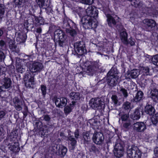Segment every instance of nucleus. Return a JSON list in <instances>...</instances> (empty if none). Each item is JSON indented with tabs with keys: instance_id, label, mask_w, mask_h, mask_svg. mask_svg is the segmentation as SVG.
I'll return each mask as SVG.
<instances>
[{
	"instance_id": "9d476101",
	"label": "nucleus",
	"mask_w": 158,
	"mask_h": 158,
	"mask_svg": "<svg viewBox=\"0 0 158 158\" xmlns=\"http://www.w3.org/2000/svg\"><path fill=\"white\" fill-rule=\"evenodd\" d=\"M65 36V33L62 31L54 33V38L55 41L58 42V45L60 47H64L66 45Z\"/></svg>"
},
{
	"instance_id": "b1692460",
	"label": "nucleus",
	"mask_w": 158,
	"mask_h": 158,
	"mask_svg": "<svg viewBox=\"0 0 158 158\" xmlns=\"http://www.w3.org/2000/svg\"><path fill=\"white\" fill-rule=\"evenodd\" d=\"M130 118L133 120H138L141 117L140 109L137 108L135 109L134 112L130 114Z\"/></svg>"
},
{
	"instance_id": "a878e982",
	"label": "nucleus",
	"mask_w": 158,
	"mask_h": 158,
	"mask_svg": "<svg viewBox=\"0 0 158 158\" xmlns=\"http://www.w3.org/2000/svg\"><path fill=\"white\" fill-rule=\"evenodd\" d=\"M26 35L20 33H18L16 38V40L19 44L24 43L26 41Z\"/></svg>"
},
{
	"instance_id": "2eb2a0df",
	"label": "nucleus",
	"mask_w": 158,
	"mask_h": 158,
	"mask_svg": "<svg viewBox=\"0 0 158 158\" xmlns=\"http://www.w3.org/2000/svg\"><path fill=\"white\" fill-rule=\"evenodd\" d=\"M43 67L42 64L39 62L34 61L29 67L30 73L40 72L42 70Z\"/></svg>"
},
{
	"instance_id": "603ef678",
	"label": "nucleus",
	"mask_w": 158,
	"mask_h": 158,
	"mask_svg": "<svg viewBox=\"0 0 158 158\" xmlns=\"http://www.w3.org/2000/svg\"><path fill=\"white\" fill-rule=\"evenodd\" d=\"M18 2H16L15 1V2L16 5L18 7H22L23 6V5H22V3L24 2V0H18Z\"/></svg>"
},
{
	"instance_id": "f03ea898",
	"label": "nucleus",
	"mask_w": 158,
	"mask_h": 158,
	"mask_svg": "<svg viewBox=\"0 0 158 158\" xmlns=\"http://www.w3.org/2000/svg\"><path fill=\"white\" fill-rule=\"evenodd\" d=\"M18 135L16 133L14 135V133H12L4 141L8 149L15 153L18 152L20 150L19 144L17 139Z\"/></svg>"
},
{
	"instance_id": "20e7f679",
	"label": "nucleus",
	"mask_w": 158,
	"mask_h": 158,
	"mask_svg": "<svg viewBox=\"0 0 158 158\" xmlns=\"http://www.w3.org/2000/svg\"><path fill=\"white\" fill-rule=\"evenodd\" d=\"M63 29H65L66 33L72 37H74L77 35L78 28L77 25L69 18H64L62 26Z\"/></svg>"
},
{
	"instance_id": "c03bdc74",
	"label": "nucleus",
	"mask_w": 158,
	"mask_h": 158,
	"mask_svg": "<svg viewBox=\"0 0 158 158\" xmlns=\"http://www.w3.org/2000/svg\"><path fill=\"white\" fill-rule=\"evenodd\" d=\"M0 50L6 51L7 48L5 42L3 40L0 41Z\"/></svg>"
},
{
	"instance_id": "6e6d98bb",
	"label": "nucleus",
	"mask_w": 158,
	"mask_h": 158,
	"mask_svg": "<svg viewBox=\"0 0 158 158\" xmlns=\"http://www.w3.org/2000/svg\"><path fill=\"white\" fill-rule=\"evenodd\" d=\"M76 13L78 14L79 17H80L81 19L83 16H82L83 12L80 10H76Z\"/></svg>"
},
{
	"instance_id": "69168bd1",
	"label": "nucleus",
	"mask_w": 158,
	"mask_h": 158,
	"mask_svg": "<svg viewBox=\"0 0 158 158\" xmlns=\"http://www.w3.org/2000/svg\"><path fill=\"white\" fill-rule=\"evenodd\" d=\"M68 83L69 84V85L72 86V85H73V84L74 85H75V84H76V83L75 82L74 84V82L73 81V80H70L69 81V82H68Z\"/></svg>"
},
{
	"instance_id": "58836bf2",
	"label": "nucleus",
	"mask_w": 158,
	"mask_h": 158,
	"mask_svg": "<svg viewBox=\"0 0 158 158\" xmlns=\"http://www.w3.org/2000/svg\"><path fill=\"white\" fill-rule=\"evenodd\" d=\"M135 40L132 37H130L128 40L127 39V42H124L123 44L126 45L129 44L131 46H133L135 45Z\"/></svg>"
},
{
	"instance_id": "4468645a",
	"label": "nucleus",
	"mask_w": 158,
	"mask_h": 158,
	"mask_svg": "<svg viewBox=\"0 0 158 158\" xmlns=\"http://www.w3.org/2000/svg\"><path fill=\"white\" fill-rule=\"evenodd\" d=\"M48 0H36V4L34 5V7L35 9L38 7V6L41 9H45V11L46 13L50 15V13H52L53 12V10L52 8L50 6H48L47 7H44L45 3L46 1H47Z\"/></svg>"
},
{
	"instance_id": "13d9d810",
	"label": "nucleus",
	"mask_w": 158,
	"mask_h": 158,
	"mask_svg": "<svg viewBox=\"0 0 158 158\" xmlns=\"http://www.w3.org/2000/svg\"><path fill=\"white\" fill-rule=\"evenodd\" d=\"M41 45H40V43L39 44L38 43H37L36 44H35V48L38 51H39V49H40V48H43V46L42 45V44H41Z\"/></svg>"
},
{
	"instance_id": "f3484780",
	"label": "nucleus",
	"mask_w": 158,
	"mask_h": 158,
	"mask_svg": "<svg viewBox=\"0 0 158 158\" xmlns=\"http://www.w3.org/2000/svg\"><path fill=\"white\" fill-rule=\"evenodd\" d=\"M133 129L135 131L143 132L147 129L145 123L143 122H138L133 125Z\"/></svg>"
},
{
	"instance_id": "a19ab883",
	"label": "nucleus",
	"mask_w": 158,
	"mask_h": 158,
	"mask_svg": "<svg viewBox=\"0 0 158 158\" xmlns=\"http://www.w3.org/2000/svg\"><path fill=\"white\" fill-rule=\"evenodd\" d=\"M122 122H126L128 121L129 119V113H123L120 116Z\"/></svg>"
},
{
	"instance_id": "8fccbe9b",
	"label": "nucleus",
	"mask_w": 158,
	"mask_h": 158,
	"mask_svg": "<svg viewBox=\"0 0 158 158\" xmlns=\"http://www.w3.org/2000/svg\"><path fill=\"white\" fill-rule=\"evenodd\" d=\"M72 111V109L70 107L67 106L64 107V112L66 114H69Z\"/></svg>"
},
{
	"instance_id": "a18cd8bd",
	"label": "nucleus",
	"mask_w": 158,
	"mask_h": 158,
	"mask_svg": "<svg viewBox=\"0 0 158 158\" xmlns=\"http://www.w3.org/2000/svg\"><path fill=\"white\" fill-rule=\"evenodd\" d=\"M120 92L123 94L124 98H126L128 96L127 90L122 87L120 88Z\"/></svg>"
},
{
	"instance_id": "37998d69",
	"label": "nucleus",
	"mask_w": 158,
	"mask_h": 158,
	"mask_svg": "<svg viewBox=\"0 0 158 158\" xmlns=\"http://www.w3.org/2000/svg\"><path fill=\"white\" fill-rule=\"evenodd\" d=\"M6 51H5L4 50H0V62L3 61L6 57L5 54L6 53Z\"/></svg>"
},
{
	"instance_id": "e2e57ef3",
	"label": "nucleus",
	"mask_w": 158,
	"mask_h": 158,
	"mask_svg": "<svg viewBox=\"0 0 158 158\" xmlns=\"http://www.w3.org/2000/svg\"><path fill=\"white\" fill-rule=\"evenodd\" d=\"M15 66L16 68H19V67H21L23 66L22 63L20 62L19 61H19L16 60V62Z\"/></svg>"
},
{
	"instance_id": "5fc2aeb1",
	"label": "nucleus",
	"mask_w": 158,
	"mask_h": 158,
	"mask_svg": "<svg viewBox=\"0 0 158 158\" xmlns=\"http://www.w3.org/2000/svg\"><path fill=\"white\" fill-rule=\"evenodd\" d=\"M16 69L17 71L21 73H23L25 71V69L23 67V66L21 67H19L17 68Z\"/></svg>"
},
{
	"instance_id": "423d86ee",
	"label": "nucleus",
	"mask_w": 158,
	"mask_h": 158,
	"mask_svg": "<svg viewBox=\"0 0 158 158\" xmlns=\"http://www.w3.org/2000/svg\"><path fill=\"white\" fill-rule=\"evenodd\" d=\"M106 21L108 26L111 28L115 27L118 30H122L123 28L121 23H117L118 21L116 19V15H108Z\"/></svg>"
},
{
	"instance_id": "680f3d73",
	"label": "nucleus",
	"mask_w": 158,
	"mask_h": 158,
	"mask_svg": "<svg viewBox=\"0 0 158 158\" xmlns=\"http://www.w3.org/2000/svg\"><path fill=\"white\" fill-rule=\"evenodd\" d=\"M6 69L4 67H3L2 66H0V73L2 74H4Z\"/></svg>"
},
{
	"instance_id": "052dcab7",
	"label": "nucleus",
	"mask_w": 158,
	"mask_h": 158,
	"mask_svg": "<svg viewBox=\"0 0 158 158\" xmlns=\"http://www.w3.org/2000/svg\"><path fill=\"white\" fill-rule=\"evenodd\" d=\"M4 87L3 86H0V97H2V95L5 92V90H4Z\"/></svg>"
},
{
	"instance_id": "5701e85b",
	"label": "nucleus",
	"mask_w": 158,
	"mask_h": 158,
	"mask_svg": "<svg viewBox=\"0 0 158 158\" xmlns=\"http://www.w3.org/2000/svg\"><path fill=\"white\" fill-rule=\"evenodd\" d=\"M143 97L144 93L141 90H139L137 91L135 97H134L133 100L134 102L137 103H140L143 101Z\"/></svg>"
},
{
	"instance_id": "4d7b16f0",
	"label": "nucleus",
	"mask_w": 158,
	"mask_h": 158,
	"mask_svg": "<svg viewBox=\"0 0 158 158\" xmlns=\"http://www.w3.org/2000/svg\"><path fill=\"white\" fill-rule=\"evenodd\" d=\"M74 134L75 137L76 139H78L79 138V130L78 129H77L74 132Z\"/></svg>"
},
{
	"instance_id": "aec40b11",
	"label": "nucleus",
	"mask_w": 158,
	"mask_h": 158,
	"mask_svg": "<svg viewBox=\"0 0 158 158\" xmlns=\"http://www.w3.org/2000/svg\"><path fill=\"white\" fill-rule=\"evenodd\" d=\"M150 98L155 102H158V87L157 86L151 87L150 89Z\"/></svg>"
},
{
	"instance_id": "774afa93",
	"label": "nucleus",
	"mask_w": 158,
	"mask_h": 158,
	"mask_svg": "<svg viewBox=\"0 0 158 158\" xmlns=\"http://www.w3.org/2000/svg\"><path fill=\"white\" fill-rule=\"evenodd\" d=\"M106 143L107 144V145L111 143H112V141L111 139L109 138H108L106 140Z\"/></svg>"
},
{
	"instance_id": "a211bd4d",
	"label": "nucleus",
	"mask_w": 158,
	"mask_h": 158,
	"mask_svg": "<svg viewBox=\"0 0 158 158\" xmlns=\"http://www.w3.org/2000/svg\"><path fill=\"white\" fill-rule=\"evenodd\" d=\"M98 62L97 61L89 62L90 64L88 66L87 69V72L89 73V75H92L94 72L95 69L99 68Z\"/></svg>"
},
{
	"instance_id": "7ed1b4c3",
	"label": "nucleus",
	"mask_w": 158,
	"mask_h": 158,
	"mask_svg": "<svg viewBox=\"0 0 158 158\" xmlns=\"http://www.w3.org/2000/svg\"><path fill=\"white\" fill-rule=\"evenodd\" d=\"M116 67L113 66L109 71L106 75V82L110 88L116 86L119 82V73Z\"/></svg>"
},
{
	"instance_id": "de8ad7c7",
	"label": "nucleus",
	"mask_w": 158,
	"mask_h": 158,
	"mask_svg": "<svg viewBox=\"0 0 158 158\" xmlns=\"http://www.w3.org/2000/svg\"><path fill=\"white\" fill-rule=\"evenodd\" d=\"M5 11V7L4 5L2 4H0V18L4 15Z\"/></svg>"
},
{
	"instance_id": "f8f14e48",
	"label": "nucleus",
	"mask_w": 158,
	"mask_h": 158,
	"mask_svg": "<svg viewBox=\"0 0 158 158\" xmlns=\"http://www.w3.org/2000/svg\"><path fill=\"white\" fill-rule=\"evenodd\" d=\"M142 25L144 28L146 30L150 31L154 30L155 27L157 24L154 20L146 19L143 21Z\"/></svg>"
},
{
	"instance_id": "e433bc0d",
	"label": "nucleus",
	"mask_w": 158,
	"mask_h": 158,
	"mask_svg": "<svg viewBox=\"0 0 158 158\" xmlns=\"http://www.w3.org/2000/svg\"><path fill=\"white\" fill-rule=\"evenodd\" d=\"M122 108L125 110L129 112L132 109L131 104L130 102L128 101H126L123 103L122 106Z\"/></svg>"
},
{
	"instance_id": "dca6fc26",
	"label": "nucleus",
	"mask_w": 158,
	"mask_h": 158,
	"mask_svg": "<svg viewBox=\"0 0 158 158\" xmlns=\"http://www.w3.org/2000/svg\"><path fill=\"white\" fill-rule=\"evenodd\" d=\"M104 138L102 133L97 132L93 135L92 139L93 142L96 144L101 145L103 143Z\"/></svg>"
},
{
	"instance_id": "6e6552de",
	"label": "nucleus",
	"mask_w": 158,
	"mask_h": 158,
	"mask_svg": "<svg viewBox=\"0 0 158 158\" xmlns=\"http://www.w3.org/2000/svg\"><path fill=\"white\" fill-rule=\"evenodd\" d=\"M74 47L76 53L78 56H81L86 54L85 44L83 42L78 41L75 43Z\"/></svg>"
},
{
	"instance_id": "9b49d317",
	"label": "nucleus",
	"mask_w": 158,
	"mask_h": 158,
	"mask_svg": "<svg viewBox=\"0 0 158 158\" xmlns=\"http://www.w3.org/2000/svg\"><path fill=\"white\" fill-rule=\"evenodd\" d=\"M127 153L130 158H141L142 154L141 150L136 146H132L127 150Z\"/></svg>"
},
{
	"instance_id": "473e14b6",
	"label": "nucleus",
	"mask_w": 158,
	"mask_h": 158,
	"mask_svg": "<svg viewBox=\"0 0 158 158\" xmlns=\"http://www.w3.org/2000/svg\"><path fill=\"white\" fill-rule=\"evenodd\" d=\"M69 97L71 99L76 101L80 99V95L78 92H72L70 94Z\"/></svg>"
},
{
	"instance_id": "0eeeda50",
	"label": "nucleus",
	"mask_w": 158,
	"mask_h": 158,
	"mask_svg": "<svg viewBox=\"0 0 158 158\" xmlns=\"http://www.w3.org/2000/svg\"><path fill=\"white\" fill-rule=\"evenodd\" d=\"M31 5V7L29 10V14L31 16L32 22L35 24L37 26H40L44 24L45 22L44 18L42 16L38 17L35 15L34 14L35 9L34 6L32 2L30 3V6Z\"/></svg>"
},
{
	"instance_id": "39448f33",
	"label": "nucleus",
	"mask_w": 158,
	"mask_h": 158,
	"mask_svg": "<svg viewBox=\"0 0 158 158\" xmlns=\"http://www.w3.org/2000/svg\"><path fill=\"white\" fill-rule=\"evenodd\" d=\"M35 75V74L30 73V72H27L25 73L23 77V80L25 86L27 89H35L36 85Z\"/></svg>"
},
{
	"instance_id": "c756f323",
	"label": "nucleus",
	"mask_w": 158,
	"mask_h": 158,
	"mask_svg": "<svg viewBox=\"0 0 158 158\" xmlns=\"http://www.w3.org/2000/svg\"><path fill=\"white\" fill-rule=\"evenodd\" d=\"M140 72L143 73V75L148 76L151 75L150 73V69L148 66H142L140 68Z\"/></svg>"
},
{
	"instance_id": "bb28decb",
	"label": "nucleus",
	"mask_w": 158,
	"mask_h": 158,
	"mask_svg": "<svg viewBox=\"0 0 158 158\" xmlns=\"http://www.w3.org/2000/svg\"><path fill=\"white\" fill-rule=\"evenodd\" d=\"M87 144V148L91 153L94 154H97L99 152V150L94 144L91 143H89Z\"/></svg>"
},
{
	"instance_id": "72a5a7b5",
	"label": "nucleus",
	"mask_w": 158,
	"mask_h": 158,
	"mask_svg": "<svg viewBox=\"0 0 158 158\" xmlns=\"http://www.w3.org/2000/svg\"><path fill=\"white\" fill-rule=\"evenodd\" d=\"M68 139L69 141L70 142V143L71 146H72V149L74 150L75 148L77 141L75 138L73 137V135H70L69 136Z\"/></svg>"
},
{
	"instance_id": "393cba45",
	"label": "nucleus",
	"mask_w": 158,
	"mask_h": 158,
	"mask_svg": "<svg viewBox=\"0 0 158 158\" xmlns=\"http://www.w3.org/2000/svg\"><path fill=\"white\" fill-rule=\"evenodd\" d=\"M3 86L6 89H8L11 87L12 84L11 78L8 77H5L2 80Z\"/></svg>"
},
{
	"instance_id": "0e129e2a",
	"label": "nucleus",
	"mask_w": 158,
	"mask_h": 158,
	"mask_svg": "<svg viewBox=\"0 0 158 158\" xmlns=\"http://www.w3.org/2000/svg\"><path fill=\"white\" fill-rule=\"evenodd\" d=\"M154 152L155 156L158 157V147L154 149Z\"/></svg>"
},
{
	"instance_id": "49530a36",
	"label": "nucleus",
	"mask_w": 158,
	"mask_h": 158,
	"mask_svg": "<svg viewBox=\"0 0 158 158\" xmlns=\"http://www.w3.org/2000/svg\"><path fill=\"white\" fill-rule=\"evenodd\" d=\"M125 123H123V127L127 129H129V127L131 125V123L130 120L128 121H126Z\"/></svg>"
},
{
	"instance_id": "ddd939ff",
	"label": "nucleus",
	"mask_w": 158,
	"mask_h": 158,
	"mask_svg": "<svg viewBox=\"0 0 158 158\" xmlns=\"http://www.w3.org/2000/svg\"><path fill=\"white\" fill-rule=\"evenodd\" d=\"M124 145L121 143L115 144L114 149V154L116 157L120 158L122 157L124 152Z\"/></svg>"
},
{
	"instance_id": "f257e3e1",
	"label": "nucleus",
	"mask_w": 158,
	"mask_h": 158,
	"mask_svg": "<svg viewBox=\"0 0 158 158\" xmlns=\"http://www.w3.org/2000/svg\"><path fill=\"white\" fill-rule=\"evenodd\" d=\"M86 15L83 16L81 19L83 27L85 29L95 31L98 24V10L94 6H89L86 9Z\"/></svg>"
},
{
	"instance_id": "c85d7f7f",
	"label": "nucleus",
	"mask_w": 158,
	"mask_h": 158,
	"mask_svg": "<svg viewBox=\"0 0 158 158\" xmlns=\"http://www.w3.org/2000/svg\"><path fill=\"white\" fill-rule=\"evenodd\" d=\"M13 100L16 109L18 111L21 110L22 108L20 105L21 102L19 98L17 97H15Z\"/></svg>"
},
{
	"instance_id": "2f4dec72",
	"label": "nucleus",
	"mask_w": 158,
	"mask_h": 158,
	"mask_svg": "<svg viewBox=\"0 0 158 158\" xmlns=\"http://www.w3.org/2000/svg\"><path fill=\"white\" fill-rule=\"evenodd\" d=\"M147 58L148 59L149 61L151 60L153 64L158 66V55H155L153 58H152L151 56L148 55H147Z\"/></svg>"
},
{
	"instance_id": "ea45409f",
	"label": "nucleus",
	"mask_w": 158,
	"mask_h": 158,
	"mask_svg": "<svg viewBox=\"0 0 158 158\" xmlns=\"http://www.w3.org/2000/svg\"><path fill=\"white\" fill-rule=\"evenodd\" d=\"M139 73L137 69H133L131 71L130 73L129 74V76L132 78L135 79L138 77Z\"/></svg>"
},
{
	"instance_id": "3c124183",
	"label": "nucleus",
	"mask_w": 158,
	"mask_h": 158,
	"mask_svg": "<svg viewBox=\"0 0 158 158\" xmlns=\"http://www.w3.org/2000/svg\"><path fill=\"white\" fill-rule=\"evenodd\" d=\"M82 3L86 5L91 4L94 2L93 0H81Z\"/></svg>"
},
{
	"instance_id": "09e8293b",
	"label": "nucleus",
	"mask_w": 158,
	"mask_h": 158,
	"mask_svg": "<svg viewBox=\"0 0 158 158\" xmlns=\"http://www.w3.org/2000/svg\"><path fill=\"white\" fill-rule=\"evenodd\" d=\"M110 11V10L108 7H105L103 8V12L106 15V17H107L108 15H111L109 13Z\"/></svg>"
},
{
	"instance_id": "7c9ffc66",
	"label": "nucleus",
	"mask_w": 158,
	"mask_h": 158,
	"mask_svg": "<svg viewBox=\"0 0 158 158\" xmlns=\"http://www.w3.org/2000/svg\"><path fill=\"white\" fill-rule=\"evenodd\" d=\"M128 34L126 30L121 32L120 33V38L123 44L124 42H127V39Z\"/></svg>"
},
{
	"instance_id": "f704fd0d",
	"label": "nucleus",
	"mask_w": 158,
	"mask_h": 158,
	"mask_svg": "<svg viewBox=\"0 0 158 158\" xmlns=\"http://www.w3.org/2000/svg\"><path fill=\"white\" fill-rule=\"evenodd\" d=\"M111 99L112 103L115 106H117L120 105V102L118 101V98L117 95L113 94L112 95Z\"/></svg>"
},
{
	"instance_id": "338daca9",
	"label": "nucleus",
	"mask_w": 158,
	"mask_h": 158,
	"mask_svg": "<svg viewBox=\"0 0 158 158\" xmlns=\"http://www.w3.org/2000/svg\"><path fill=\"white\" fill-rule=\"evenodd\" d=\"M42 30L40 27L37 28L36 29V32L37 33H40L41 32Z\"/></svg>"
},
{
	"instance_id": "6ab92c4d",
	"label": "nucleus",
	"mask_w": 158,
	"mask_h": 158,
	"mask_svg": "<svg viewBox=\"0 0 158 158\" xmlns=\"http://www.w3.org/2000/svg\"><path fill=\"white\" fill-rule=\"evenodd\" d=\"M89 106L94 109H100L102 108V105L101 101H98L95 98H92L89 101Z\"/></svg>"
},
{
	"instance_id": "bf43d9fd",
	"label": "nucleus",
	"mask_w": 158,
	"mask_h": 158,
	"mask_svg": "<svg viewBox=\"0 0 158 158\" xmlns=\"http://www.w3.org/2000/svg\"><path fill=\"white\" fill-rule=\"evenodd\" d=\"M43 117L44 119L46 121H49L51 119L50 117L48 114L44 115Z\"/></svg>"
},
{
	"instance_id": "1a4fd4ad",
	"label": "nucleus",
	"mask_w": 158,
	"mask_h": 158,
	"mask_svg": "<svg viewBox=\"0 0 158 158\" xmlns=\"http://www.w3.org/2000/svg\"><path fill=\"white\" fill-rule=\"evenodd\" d=\"M38 129L39 135L42 138H44L48 135V128L46 126H43L41 121L37 120L35 124Z\"/></svg>"
},
{
	"instance_id": "cd10ccee",
	"label": "nucleus",
	"mask_w": 158,
	"mask_h": 158,
	"mask_svg": "<svg viewBox=\"0 0 158 158\" xmlns=\"http://www.w3.org/2000/svg\"><path fill=\"white\" fill-rule=\"evenodd\" d=\"M92 134L89 131L83 132L82 136L83 138L84 142L85 143L88 144L91 141V137Z\"/></svg>"
},
{
	"instance_id": "4c0bfd02",
	"label": "nucleus",
	"mask_w": 158,
	"mask_h": 158,
	"mask_svg": "<svg viewBox=\"0 0 158 158\" xmlns=\"http://www.w3.org/2000/svg\"><path fill=\"white\" fill-rule=\"evenodd\" d=\"M152 116L151 118V121L154 125L156 126L158 122V113Z\"/></svg>"
},
{
	"instance_id": "4be33fe9",
	"label": "nucleus",
	"mask_w": 158,
	"mask_h": 158,
	"mask_svg": "<svg viewBox=\"0 0 158 158\" xmlns=\"http://www.w3.org/2000/svg\"><path fill=\"white\" fill-rule=\"evenodd\" d=\"M154 106L152 104L147 103L145 106L144 111L147 114L151 116L154 114L155 112Z\"/></svg>"
},
{
	"instance_id": "c9c22d12",
	"label": "nucleus",
	"mask_w": 158,
	"mask_h": 158,
	"mask_svg": "<svg viewBox=\"0 0 158 158\" xmlns=\"http://www.w3.org/2000/svg\"><path fill=\"white\" fill-rule=\"evenodd\" d=\"M7 41L10 49H14L16 48V46L15 44V41L14 39L13 38H12V39L8 38L7 39Z\"/></svg>"
},
{
	"instance_id": "79ce46f5",
	"label": "nucleus",
	"mask_w": 158,
	"mask_h": 158,
	"mask_svg": "<svg viewBox=\"0 0 158 158\" xmlns=\"http://www.w3.org/2000/svg\"><path fill=\"white\" fill-rule=\"evenodd\" d=\"M40 90L42 94L43 97H45L47 94V88L45 85H40Z\"/></svg>"
},
{
	"instance_id": "412c9836",
	"label": "nucleus",
	"mask_w": 158,
	"mask_h": 158,
	"mask_svg": "<svg viewBox=\"0 0 158 158\" xmlns=\"http://www.w3.org/2000/svg\"><path fill=\"white\" fill-rule=\"evenodd\" d=\"M55 100V104L57 107L59 108H63L67 104V99L65 98H60L55 97L54 98Z\"/></svg>"
},
{
	"instance_id": "864d4df0",
	"label": "nucleus",
	"mask_w": 158,
	"mask_h": 158,
	"mask_svg": "<svg viewBox=\"0 0 158 158\" xmlns=\"http://www.w3.org/2000/svg\"><path fill=\"white\" fill-rule=\"evenodd\" d=\"M91 126H95L97 124V122L94 119H91L89 120L88 122Z\"/></svg>"
}]
</instances>
